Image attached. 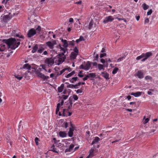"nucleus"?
<instances>
[{
  "label": "nucleus",
  "instance_id": "a19ab883",
  "mask_svg": "<svg viewBox=\"0 0 158 158\" xmlns=\"http://www.w3.org/2000/svg\"><path fill=\"white\" fill-rule=\"evenodd\" d=\"M6 141L7 143H9L10 145H11L12 144V142L11 141L10 139L9 138H7Z\"/></svg>",
  "mask_w": 158,
  "mask_h": 158
},
{
  "label": "nucleus",
  "instance_id": "052dcab7",
  "mask_svg": "<svg viewBox=\"0 0 158 158\" xmlns=\"http://www.w3.org/2000/svg\"><path fill=\"white\" fill-rule=\"evenodd\" d=\"M9 18V16L8 15H4L3 18L5 19H8Z\"/></svg>",
  "mask_w": 158,
  "mask_h": 158
},
{
  "label": "nucleus",
  "instance_id": "393cba45",
  "mask_svg": "<svg viewBox=\"0 0 158 158\" xmlns=\"http://www.w3.org/2000/svg\"><path fill=\"white\" fill-rule=\"evenodd\" d=\"M75 73V72L73 71L71 73H69L67 75L65 76V77L67 78H69L71 77V76L74 75Z\"/></svg>",
  "mask_w": 158,
  "mask_h": 158
},
{
  "label": "nucleus",
  "instance_id": "774afa93",
  "mask_svg": "<svg viewBox=\"0 0 158 158\" xmlns=\"http://www.w3.org/2000/svg\"><path fill=\"white\" fill-rule=\"evenodd\" d=\"M79 39H80V41H84V40H85L84 38V37H83V36H81L80 37Z\"/></svg>",
  "mask_w": 158,
  "mask_h": 158
},
{
  "label": "nucleus",
  "instance_id": "ea45409f",
  "mask_svg": "<svg viewBox=\"0 0 158 158\" xmlns=\"http://www.w3.org/2000/svg\"><path fill=\"white\" fill-rule=\"evenodd\" d=\"M59 103H60V106H62L64 103V100L62 98H60L58 101Z\"/></svg>",
  "mask_w": 158,
  "mask_h": 158
},
{
  "label": "nucleus",
  "instance_id": "cd10ccee",
  "mask_svg": "<svg viewBox=\"0 0 158 158\" xmlns=\"http://www.w3.org/2000/svg\"><path fill=\"white\" fill-rule=\"evenodd\" d=\"M143 9L144 10H146L147 9L148 7L149 6L148 5H147L146 3H144L142 4V6Z\"/></svg>",
  "mask_w": 158,
  "mask_h": 158
},
{
  "label": "nucleus",
  "instance_id": "b1692460",
  "mask_svg": "<svg viewBox=\"0 0 158 158\" xmlns=\"http://www.w3.org/2000/svg\"><path fill=\"white\" fill-rule=\"evenodd\" d=\"M31 66L28 64H24L23 66V69H30Z\"/></svg>",
  "mask_w": 158,
  "mask_h": 158
},
{
  "label": "nucleus",
  "instance_id": "f3484780",
  "mask_svg": "<svg viewBox=\"0 0 158 158\" xmlns=\"http://www.w3.org/2000/svg\"><path fill=\"white\" fill-rule=\"evenodd\" d=\"M69 107L68 109H63V113H62L63 116H66V117L68 116V113H69Z\"/></svg>",
  "mask_w": 158,
  "mask_h": 158
},
{
  "label": "nucleus",
  "instance_id": "c85d7f7f",
  "mask_svg": "<svg viewBox=\"0 0 158 158\" xmlns=\"http://www.w3.org/2000/svg\"><path fill=\"white\" fill-rule=\"evenodd\" d=\"M145 118V116H144L143 119V123L145 124L147 123L149 120V119L148 118Z\"/></svg>",
  "mask_w": 158,
  "mask_h": 158
},
{
  "label": "nucleus",
  "instance_id": "f704fd0d",
  "mask_svg": "<svg viewBox=\"0 0 158 158\" xmlns=\"http://www.w3.org/2000/svg\"><path fill=\"white\" fill-rule=\"evenodd\" d=\"M65 83L66 84L68 85H69L67 86V87L68 88H73V89L74 88V85L69 84V83L68 82H65Z\"/></svg>",
  "mask_w": 158,
  "mask_h": 158
},
{
  "label": "nucleus",
  "instance_id": "338daca9",
  "mask_svg": "<svg viewBox=\"0 0 158 158\" xmlns=\"http://www.w3.org/2000/svg\"><path fill=\"white\" fill-rule=\"evenodd\" d=\"M73 19L72 18H70L69 19V22L70 23H73Z\"/></svg>",
  "mask_w": 158,
  "mask_h": 158
},
{
  "label": "nucleus",
  "instance_id": "f03ea898",
  "mask_svg": "<svg viewBox=\"0 0 158 158\" xmlns=\"http://www.w3.org/2000/svg\"><path fill=\"white\" fill-rule=\"evenodd\" d=\"M65 58L64 54L63 53H60L54 58V62L56 64L59 65L64 61Z\"/></svg>",
  "mask_w": 158,
  "mask_h": 158
},
{
  "label": "nucleus",
  "instance_id": "39448f33",
  "mask_svg": "<svg viewBox=\"0 0 158 158\" xmlns=\"http://www.w3.org/2000/svg\"><path fill=\"white\" fill-rule=\"evenodd\" d=\"M45 63L47 64L48 67L51 66L53 65L54 62V58L52 59V58H47L44 61Z\"/></svg>",
  "mask_w": 158,
  "mask_h": 158
},
{
  "label": "nucleus",
  "instance_id": "4be33fe9",
  "mask_svg": "<svg viewBox=\"0 0 158 158\" xmlns=\"http://www.w3.org/2000/svg\"><path fill=\"white\" fill-rule=\"evenodd\" d=\"M6 48V45L5 44H0V51L3 52L4 51Z\"/></svg>",
  "mask_w": 158,
  "mask_h": 158
},
{
  "label": "nucleus",
  "instance_id": "5701e85b",
  "mask_svg": "<svg viewBox=\"0 0 158 158\" xmlns=\"http://www.w3.org/2000/svg\"><path fill=\"white\" fill-rule=\"evenodd\" d=\"M100 140V138L98 137H96L93 141L92 144L93 145L97 142H98Z\"/></svg>",
  "mask_w": 158,
  "mask_h": 158
},
{
  "label": "nucleus",
  "instance_id": "a211bd4d",
  "mask_svg": "<svg viewBox=\"0 0 158 158\" xmlns=\"http://www.w3.org/2000/svg\"><path fill=\"white\" fill-rule=\"evenodd\" d=\"M77 55V54L76 53L74 52H72L70 56L71 58L73 60L75 59Z\"/></svg>",
  "mask_w": 158,
  "mask_h": 158
},
{
  "label": "nucleus",
  "instance_id": "6e6552de",
  "mask_svg": "<svg viewBox=\"0 0 158 158\" xmlns=\"http://www.w3.org/2000/svg\"><path fill=\"white\" fill-rule=\"evenodd\" d=\"M95 147H93L91 148L89 151V154L88 156L90 157V158H92L95 155V154L94 151H95Z\"/></svg>",
  "mask_w": 158,
  "mask_h": 158
},
{
  "label": "nucleus",
  "instance_id": "423d86ee",
  "mask_svg": "<svg viewBox=\"0 0 158 158\" xmlns=\"http://www.w3.org/2000/svg\"><path fill=\"white\" fill-rule=\"evenodd\" d=\"M46 44L50 49H53L54 46L56 44V42L55 40H53L52 42H46Z\"/></svg>",
  "mask_w": 158,
  "mask_h": 158
},
{
  "label": "nucleus",
  "instance_id": "680f3d73",
  "mask_svg": "<svg viewBox=\"0 0 158 158\" xmlns=\"http://www.w3.org/2000/svg\"><path fill=\"white\" fill-rule=\"evenodd\" d=\"M68 44H69L71 45H72V46H73L74 45V43L73 41H69Z\"/></svg>",
  "mask_w": 158,
  "mask_h": 158
},
{
  "label": "nucleus",
  "instance_id": "20e7f679",
  "mask_svg": "<svg viewBox=\"0 0 158 158\" xmlns=\"http://www.w3.org/2000/svg\"><path fill=\"white\" fill-rule=\"evenodd\" d=\"M42 70V68H37V69L35 70V74L38 77L44 80H47L49 78V77L48 76H45L44 74L41 73V72Z\"/></svg>",
  "mask_w": 158,
  "mask_h": 158
},
{
  "label": "nucleus",
  "instance_id": "603ef678",
  "mask_svg": "<svg viewBox=\"0 0 158 158\" xmlns=\"http://www.w3.org/2000/svg\"><path fill=\"white\" fill-rule=\"evenodd\" d=\"M4 7L3 6H0V12H2L4 10Z\"/></svg>",
  "mask_w": 158,
  "mask_h": 158
},
{
  "label": "nucleus",
  "instance_id": "1a4fd4ad",
  "mask_svg": "<svg viewBox=\"0 0 158 158\" xmlns=\"http://www.w3.org/2000/svg\"><path fill=\"white\" fill-rule=\"evenodd\" d=\"M135 76L137 77L139 79H142L144 77L143 73L140 70L138 71L135 74Z\"/></svg>",
  "mask_w": 158,
  "mask_h": 158
},
{
  "label": "nucleus",
  "instance_id": "0e129e2a",
  "mask_svg": "<svg viewBox=\"0 0 158 158\" xmlns=\"http://www.w3.org/2000/svg\"><path fill=\"white\" fill-rule=\"evenodd\" d=\"M82 73L81 71H80L79 72V73L78 74V76L79 77H83V75L82 74H80V73Z\"/></svg>",
  "mask_w": 158,
  "mask_h": 158
},
{
  "label": "nucleus",
  "instance_id": "6ab92c4d",
  "mask_svg": "<svg viewBox=\"0 0 158 158\" xmlns=\"http://www.w3.org/2000/svg\"><path fill=\"white\" fill-rule=\"evenodd\" d=\"M38 48L37 44H35L33 48L32 49L31 51V52L33 53L35 52L37 50L38 51Z\"/></svg>",
  "mask_w": 158,
  "mask_h": 158
},
{
  "label": "nucleus",
  "instance_id": "a878e982",
  "mask_svg": "<svg viewBox=\"0 0 158 158\" xmlns=\"http://www.w3.org/2000/svg\"><path fill=\"white\" fill-rule=\"evenodd\" d=\"M78 79V77H73L71 79H70V81L72 83H74V82L76 81Z\"/></svg>",
  "mask_w": 158,
  "mask_h": 158
},
{
  "label": "nucleus",
  "instance_id": "4d7b16f0",
  "mask_svg": "<svg viewBox=\"0 0 158 158\" xmlns=\"http://www.w3.org/2000/svg\"><path fill=\"white\" fill-rule=\"evenodd\" d=\"M152 12V9L148 11L147 13V15H150L151 14Z\"/></svg>",
  "mask_w": 158,
  "mask_h": 158
},
{
  "label": "nucleus",
  "instance_id": "8fccbe9b",
  "mask_svg": "<svg viewBox=\"0 0 158 158\" xmlns=\"http://www.w3.org/2000/svg\"><path fill=\"white\" fill-rule=\"evenodd\" d=\"M73 98L75 101H76L78 100V98L77 95L74 94L73 95Z\"/></svg>",
  "mask_w": 158,
  "mask_h": 158
},
{
  "label": "nucleus",
  "instance_id": "7c9ffc66",
  "mask_svg": "<svg viewBox=\"0 0 158 158\" xmlns=\"http://www.w3.org/2000/svg\"><path fill=\"white\" fill-rule=\"evenodd\" d=\"M52 151L53 152L56 153H58V152L56 150L57 149L55 148V146L54 145H52Z\"/></svg>",
  "mask_w": 158,
  "mask_h": 158
},
{
  "label": "nucleus",
  "instance_id": "f8f14e48",
  "mask_svg": "<svg viewBox=\"0 0 158 158\" xmlns=\"http://www.w3.org/2000/svg\"><path fill=\"white\" fill-rule=\"evenodd\" d=\"M101 74L102 75V76L106 80L109 79V75L106 71L102 72Z\"/></svg>",
  "mask_w": 158,
  "mask_h": 158
},
{
  "label": "nucleus",
  "instance_id": "2f4dec72",
  "mask_svg": "<svg viewBox=\"0 0 158 158\" xmlns=\"http://www.w3.org/2000/svg\"><path fill=\"white\" fill-rule=\"evenodd\" d=\"M118 69L117 67H115L113 70L112 72V73L113 74H114L117 73L118 71Z\"/></svg>",
  "mask_w": 158,
  "mask_h": 158
},
{
  "label": "nucleus",
  "instance_id": "4c0bfd02",
  "mask_svg": "<svg viewBox=\"0 0 158 158\" xmlns=\"http://www.w3.org/2000/svg\"><path fill=\"white\" fill-rule=\"evenodd\" d=\"M35 141L36 145H38L39 144L38 143V142L39 141V139L37 137H35Z\"/></svg>",
  "mask_w": 158,
  "mask_h": 158
},
{
  "label": "nucleus",
  "instance_id": "473e14b6",
  "mask_svg": "<svg viewBox=\"0 0 158 158\" xmlns=\"http://www.w3.org/2000/svg\"><path fill=\"white\" fill-rule=\"evenodd\" d=\"M60 106V103H58L57 106V107L56 109V113L57 114L58 112H59V107Z\"/></svg>",
  "mask_w": 158,
  "mask_h": 158
},
{
  "label": "nucleus",
  "instance_id": "6e6d98bb",
  "mask_svg": "<svg viewBox=\"0 0 158 158\" xmlns=\"http://www.w3.org/2000/svg\"><path fill=\"white\" fill-rule=\"evenodd\" d=\"M69 103L72 106V104H73V100L72 99H71L70 98L69 99Z\"/></svg>",
  "mask_w": 158,
  "mask_h": 158
},
{
  "label": "nucleus",
  "instance_id": "c756f323",
  "mask_svg": "<svg viewBox=\"0 0 158 158\" xmlns=\"http://www.w3.org/2000/svg\"><path fill=\"white\" fill-rule=\"evenodd\" d=\"M93 22L92 20L90 21L89 25L88 28L89 29H91L93 27Z\"/></svg>",
  "mask_w": 158,
  "mask_h": 158
},
{
  "label": "nucleus",
  "instance_id": "412c9836",
  "mask_svg": "<svg viewBox=\"0 0 158 158\" xmlns=\"http://www.w3.org/2000/svg\"><path fill=\"white\" fill-rule=\"evenodd\" d=\"M69 123L70 124V126L71 127L69 128V131L73 132L75 129L74 125L72 124L71 122H70Z\"/></svg>",
  "mask_w": 158,
  "mask_h": 158
},
{
  "label": "nucleus",
  "instance_id": "7ed1b4c3",
  "mask_svg": "<svg viewBox=\"0 0 158 158\" xmlns=\"http://www.w3.org/2000/svg\"><path fill=\"white\" fill-rule=\"evenodd\" d=\"M41 30V27L40 26H38L36 29L34 28H31L28 32L27 34V37L28 38H31L35 35L37 33H39Z\"/></svg>",
  "mask_w": 158,
  "mask_h": 158
},
{
  "label": "nucleus",
  "instance_id": "c9c22d12",
  "mask_svg": "<svg viewBox=\"0 0 158 158\" xmlns=\"http://www.w3.org/2000/svg\"><path fill=\"white\" fill-rule=\"evenodd\" d=\"M103 68V65L100 64H98V68L99 70H101L102 69H104Z\"/></svg>",
  "mask_w": 158,
  "mask_h": 158
},
{
  "label": "nucleus",
  "instance_id": "3c124183",
  "mask_svg": "<svg viewBox=\"0 0 158 158\" xmlns=\"http://www.w3.org/2000/svg\"><path fill=\"white\" fill-rule=\"evenodd\" d=\"M75 91H76L77 93V94L82 93V89H81L75 90Z\"/></svg>",
  "mask_w": 158,
  "mask_h": 158
},
{
  "label": "nucleus",
  "instance_id": "9b49d317",
  "mask_svg": "<svg viewBox=\"0 0 158 158\" xmlns=\"http://www.w3.org/2000/svg\"><path fill=\"white\" fill-rule=\"evenodd\" d=\"M45 49V47L43 45H40L38 48L37 52L38 53H41Z\"/></svg>",
  "mask_w": 158,
  "mask_h": 158
},
{
  "label": "nucleus",
  "instance_id": "aec40b11",
  "mask_svg": "<svg viewBox=\"0 0 158 158\" xmlns=\"http://www.w3.org/2000/svg\"><path fill=\"white\" fill-rule=\"evenodd\" d=\"M64 86V84H62L60 87H58V91L59 93H61L63 91Z\"/></svg>",
  "mask_w": 158,
  "mask_h": 158
},
{
  "label": "nucleus",
  "instance_id": "de8ad7c7",
  "mask_svg": "<svg viewBox=\"0 0 158 158\" xmlns=\"http://www.w3.org/2000/svg\"><path fill=\"white\" fill-rule=\"evenodd\" d=\"M68 134L69 137H72L73 135V132L69 131Z\"/></svg>",
  "mask_w": 158,
  "mask_h": 158
},
{
  "label": "nucleus",
  "instance_id": "c03bdc74",
  "mask_svg": "<svg viewBox=\"0 0 158 158\" xmlns=\"http://www.w3.org/2000/svg\"><path fill=\"white\" fill-rule=\"evenodd\" d=\"M63 127L65 128H66L68 127V123L64 122L63 124Z\"/></svg>",
  "mask_w": 158,
  "mask_h": 158
},
{
  "label": "nucleus",
  "instance_id": "bb28decb",
  "mask_svg": "<svg viewBox=\"0 0 158 158\" xmlns=\"http://www.w3.org/2000/svg\"><path fill=\"white\" fill-rule=\"evenodd\" d=\"M15 76L16 78L19 80H21L23 77V76L21 75H20L18 74L15 75Z\"/></svg>",
  "mask_w": 158,
  "mask_h": 158
},
{
  "label": "nucleus",
  "instance_id": "49530a36",
  "mask_svg": "<svg viewBox=\"0 0 158 158\" xmlns=\"http://www.w3.org/2000/svg\"><path fill=\"white\" fill-rule=\"evenodd\" d=\"M143 57V54H142L141 55L137 56L136 58V59L137 60H139Z\"/></svg>",
  "mask_w": 158,
  "mask_h": 158
},
{
  "label": "nucleus",
  "instance_id": "dca6fc26",
  "mask_svg": "<svg viewBox=\"0 0 158 158\" xmlns=\"http://www.w3.org/2000/svg\"><path fill=\"white\" fill-rule=\"evenodd\" d=\"M61 41L63 44V46L66 48L68 47V45H69L67 41L65 40H63L62 39Z\"/></svg>",
  "mask_w": 158,
  "mask_h": 158
},
{
  "label": "nucleus",
  "instance_id": "9d476101",
  "mask_svg": "<svg viewBox=\"0 0 158 158\" xmlns=\"http://www.w3.org/2000/svg\"><path fill=\"white\" fill-rule=\"evenodd\" d=\"M84 70L87 71L89 70L91 67V62L88 61L87 63L84 64Z\"/></svg>",
  "mask_w": 158,
  "mask_h": 158
},
{
  "label": "nucleus",
  "instance_id": "e433bc0d",
  "mask_svg": "<svg viewBox=\"0 0 158 158\" xmlns=\"http://www.w3.org/2000/svg\"><path fill=\"white\" fill-rule=\"evenodd\" d=\"M89 77H92V78H94L96 76V75L95 73H89Z\"/></svg>",
  "mask_w": 158,
  "mask_h": 158
},
{
  "label": "nucleus",
  "instance_id": "ddd939ff",
  "mask_svg": "<svg viewBox=\"0 0 158 158\" xmlns=\"http://www.w3.org/2000/svg\"><path fill=\"white\" fill-rule=\"evenodd\" d=\"M59 135L60 137L64 138L67 136V134L65 131H60L59 132Z\"/></svg>",
  "mask_w": 158,
  "mask_h": 158
},
{
  "label": "nucleus",
  "instance_id": "4468645a",
  "mask_svg": "<svg viewBox=\"0 0 158 158\" xmlns=\"http://www.w3.org/2000/svg\"><path fill=\"white\" fill-rule=\"evenodd\" d=\"M143 55V57H145L147 59L149 57L152 55V53L151 52H147L146 53H142Z\"/></svg>",
  "mask_w": 158,
  "mask_h": 158
},
{
  "label": "nucleus",
  "instance_id": "864d4df0",
  "mask_svg": "<svg viewBox=\"0 0 158 158\" xmlns=\"http://www.w3.org/2000/svg\"><path fill=\"white\" fill-rule=\"evenodd\" d=\"M74 145L73 144H71L69 147V148L71 151L72 149L74 148Z\"/></svg>",
  "mask_w": 158,
  "mask_h": 158
},
{
  "label": "nucleus",
  "instance_id": "37998d69",
  "mask_svg": "<svg viewBox=\"0 0 158 158\" xmlns=\"http://www.w3.org/2000/svg\"><path fill=\"white\" fill-rule=\"evenodd\" d=\"M60 49L61 51H63V52L62 53H63L64 54V53H65L66 52V49L65 48H64L61 47V46H60Z\"/></svg>",
  "mask_w": 158,
  "mask_h": 158
},
{
  "label": "nucleus",
  "instance_id": "e2e57ef3",
  "mask_svg": "<svg viewBox=\"0 0 158 158\" xmlns=\"http://www.w3.org/2000/svg\"><path fill=\"white\" fill-rule=\"evenodd\" d=\"M124 58L123 57H122L121 58H119L117 60V62H119L121 61H122V60H123V59Z\"/></svg>",
  "mask_w": 158,
  "mask_h": 158
},
{
  "label": "nucleus",
  "instance_id": "58836bf2",
  "mask_svg": "<svg viewBox=\"0 0 158 158\" xmlns=\"http://www.w3.org/2000/svg\"><path fill=\"white\" fill-rule=\"evenodd\" d=\"M15 36L16 37H19L20 38H22V39H23L24 38V36L21 35V34H16L15 35Z\"/></svg>",
  "mask_w": 158,
  "mask_h": 158
},
{
  "label": "nucleus",
  "instance_id": "bf43d9fd",
  "mask_svg": "<svg viewBox=\"0 0 158 158\" xmlns=\"http://www.w3.org/2000/svg\"><path fill=\"white\" fill-rule=\"evenodd\" d=\"M106 53H101L100 55V57L102 58L104 56H106Z\"/></svg>",
  "mask_w": 158,
  "mask_h": 158
},
{
  "label": "nucleus",
  "instance_id": "0eeeda50",
  "mask_svg": "<svg viewBox=\"0 0 158 158\" xmlns=\"http://www.w3.org/2000/svg\"><path fill=\"white\" fill-rule=\"evenodd\" d=\"M114 20V18L112 16H109L105 18L103 21V22L104 24H106L109 22H111Z\"/></svg>",
  "mask_w": 158,
  "mask_h": 158
},
{
  "label": "nucleus",
  "instance_id": "13d9d810",
  "mask_svg": "<svg viewBox=\"0 0 158 158\" xmlns=\"http://www.w3.org/2000/svg\"><path fill=\"white\" fill-rule=\"evenodd\" d=\"M149 22V19L148 18H147L145 19L144 21V24H146L147 23H148Z\"/></svg>",
  "mask_w": 158,
  "mask_h": 158
},
{
  "label": "nucleus",
  "instance_id": "a18cd8bd",
  "mask_svg": "<svg viewBox=\"0 0 158 158\" xmlns=\"http://www.w3.org/2000/svg\"><path fill=\"white\" fill-rule=\"evenodd\" d=\"M73 51H74V52H75V53H77V54H78V48H77L76 47H75L73 50Z\"/></svg>",
  "mask_w": 158,
  "mask_h": 158
},
{
  "label": "nucleus",
  "instance_id": "5fc2aeb1",
  "mask_svg": "<svg viewBox=\"0 0 158 158\" xmlns=\"http://www.w3.org/2000/svg\"><path fill=\"white\" fill-rule=\"evenodd\" d=\"M53 140L54 141V142L55 143H57L59 142V140H56V138H55L53 139Z\"/></svg>",
  "mask_w": 158,
  "mask_h": 158
},
{
  "label": "nucleus",
  "instance_id": "09e8293b",
  "mask_svg": "<svg viewBox=\"0 0 158 158\" xmlns=\"http://www.w3.org/2000/svg\"><path fill=\"white\" fill-rule=\"evenodd\" d=\"M67 69H62L60 71V73L59 74V75H61L63 73H64L65 71L67 70Z\"/></svg>",
  "mask_w": 158,
  "mask_h": 158
},
{
  "label": "nucleus",
  "instance_id": "f257e3e1",
  "mask_svg": "<svg viewBox=\"0 0 158 158\" xmlns=\"http://www.w3.org/2000/svg\"><path fill=\"white\" fill-rule=\"evenodd\" d=\"M19 41V39L16 40L15 38H11L7 40L3 39L2 42L7 44L9 48L12 50H14L20 44Z\"/></svg>",
  "mask_w": 158,
  "mask_h": 158
},
{
  "label": "nucleus",
  "instance_id": "79ce46f5",
  "mask_svg": "<svg viewBox=\"0 0 158 158\" xmlns=\"http://www.w3.org/2000/svg\"><path fill=\"white\" fill-rule=\"evenodd\" d=\"M40 66L42 67L41 68H42V69L44 70L46 72L47 71V70L46 69V67L45 65L41 64L40 65Z\"/></svg>",
  "mask_w": 158,
  "mask_h": 158
},
{
  "label": "nucleus",
  "instance_id": "2eb2a0df",
  "mask_svg": "<svg viewBox=\"0 0 158 158\" xmlns=\"http://www.w3.org/2000/svg\"><path fill=\"white\" fill-rule=\"evenodd\" d=\"M142 92H138L136 93H132L131 94L133 95L135 97H138L141 95L142 94Z\"/></svg>",
  "mask_w": 158,
  "mask_h": 158
},
{
  "label": "nucleus",
  "instance_id": "72a5a7b5",
  "mask_svg": "<svg viewBox=\"0 0 158 158\" xmlns=\"http://www.w3.org/2000/svg\"><path fill=\"white\" fill-rule=\"evenodd\" d=\"M152 77L151 76L148 75L146 76L145 77V79L146 80H150L151 81L152 80Z\"/></svg>",
  "mask_w": 158,
  "mask_h": 158
},
{
  "label": "nucleus",
  "instance_id": "69168bd1",
  "mask_svg": "<svg viewBox=\"0 0 158 158\" xmlns=\"http://www.w3.org/2000/svg\"><path fill=\"white\" fill-rule=\"evenodd\" d=\"M68 95H63V99L64 100H66V99H67L68 98Z\"/></svg>",
  "mask_w": 158,
  "mask_h": 158
}]
</instances>
